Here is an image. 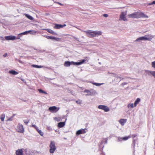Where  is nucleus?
I'll use <instances>...</instances> for the list:
<instances>
[{"mask_svg": "<svg viewBox=\"0 0 155 155\" xmlns=\"http://www.w3.org/2000/svg\"><path fill=\"white\" fill-rule=\"evenodd\" d=\"M128 16L129 18H148V16L144 14V13L140 12H137L131 14H129L128 15Z\"/></svg>", "mask_w": 155, "mask_h": 155, "instance_id": "nucleus-1", "label": "nucleus"}, {"mask_svg": "<svg viewBox=\"0 0 155 155\" xmlns=\"http://www.w3.org/2000/svg\"><path fill=\"white\" fill-rule=\"evenodd\" d=\"M85 61L84 60H83L81 61L74 62L73 61L70 62L69 61H66L64 64V65L65 67H69L71 65H80L83 63Z\"/></svg>", "mask_w": 155, "mask_h": 155, "instance_id": "nucleus-2", "label": "nucleus"}, {"mask_svg": "<svg viewBox=\"0 0 155 155\" xmlns=\"http://www.w3.org/2000/svg\"><path fill=\"white\" fill-rule=\"evenodd\" d=\"M49 152L51 153H54L56 148L54 141H51L49 145Z\"/></svg>", "mask_w": 155, "mask_h": 155, "instance_id": "nucleus-3", "label": "nucleus"}, {"mask_svg": "<svg viewBox=\"0 0 155 155\" xmlns=\"http://www.w3.org/2000/svg\"><path fill=\"white\" fill-rule=\"evenodd\" d=\"M153 38V36L152 35H148L147 36V37H143L138 38L136 40V41H138L139 40L150 41Z\"/></svg>", "mask_w": 155, "mask_h": 155, "instance_id": "nucleus-4", "label": "nucleus"}, {"mask_svg": "<svg viewBox=\"0 0 155 155\" xmlns=\"http://www.w3.org/2000/svg\"><path fill=\"white\" fill-rule=\"evenodd\" d=\"M84 32L86 33L87 36L89 38H93L94 37V31L91 30L85 31Z\"/></svg>", "mask_w": 155, "mask_h": 155, "instance_id": "nucleus-5", "label": "nucleus"}, {"mask_svg": "<svg viewBox=\"0 0 155 155\" xmlns=\"http://www.w3.org/2000/svg\"><path fill=\"white\" fill-rule=\"evenodd\" d=\"M17 131L20 133H23L24 131V129L23 127V125L20 124L19 123L17 127Z\"/></svg>", "mask_w": 155, "mask_h": 155, "instance_id": "nucleus-6", "label": "nucleus"}, {"mask_svg": "<svg viewBox=\"0 0 155 155\" xmlns=\"http://www.w3.org/2000/svg\"><path fill=\"white\" fill-rule=\"evenodd\" d=\"M84 92L87 93V94H86V96L94 95L96 93L95 91L92 89H91L90 90L86 89L84 91Z\"/></svg>", "mask_w": 155, "mask_h": 155, "instance_id": "nucleus-7", "label": "nucleus"}, {"mask_svg": "<svg viewBox=\"0 0 155 155\" xmlns=\"http://www.w3.org/2000/svg\"><path fill=\"white\" fill-rule=\"evenodd\" d=\"M98 108L100 109L103 110L105 112H107L109 111V109L107 106L104 105H99Z\"/></svg>", "mask_w": 155, "mask_h": 155, "instance_id": "nucleus-8", "label": "nucleus"}, {"mask_svg": "<svg viewBox=\"0 0 155 155\" xmlns=\"http://www.w3.org/2000/svg\"><path fill=\"white\" fill-rule=\"evenodd\" d=\"M59 109V107H57L55 106L51 107L48 109L49 110L52 112H56Z\"/></svg>", "mask_w": 155, "mask_h": 155, "instance_id": "nucleus-9", "label": "nucleus"}, {"mask_svg": "<svg viewBox=\"0 0 155 155\" xmlns=\"http://www.w3.org/2000/svg\"><path fill=\"white\" fill-rule=\"evenodd\" d=\"M126 13H125L124 12H122L120 15V18L121 20H123L124 21H127V18L125 16Z\"/></svg>", "mask_w": 155, "mask_h": 155, "instance_id": "nucleus-10", "label": "nucleus"}, {"mask_svg": "<svg viewBox=\"0 0 155 155\" xmlns=\"http://www.w3.org/2000/svg\"><path fill=\"white\" fill-rule=\"evenodd\" d=\"M5 38L7 40H13L15 39L16 37L14 36L9 35L5 36Z\"/></svg>", "mask_w": 155, "mask_h": 155, "instance_id": "nucleus-11", "label": "nucleus"}, {"mask_svg": "<svg viewBox=\"0 0 155 155\" xmlns=\"http://www.w3.org/2000/svg\"><path fill=\"white\" fill-rule=\"evenodd\" d=\"M16 155H23V149H19L16 150L15 152Z\"/></svg>", "mask_w": 155, "mask_h": 155, "instance_id": "nucleus-12", "label": "nucleus"}, {"mask_svg": "<svg viewBox=\"0 0 155 155\" xmlns=\"http://www.w3.org/2000/svg\"><path fill=\"white\" fill-rule=\"evenodd\" d=\"M66 26V25L65 24L61 25L60 24H55V25L54 28L55 29H59L61 28H62Z\"/></svg>", "mask_w": 155, "mask_h": 155, "instance_id": "nucleus-13", "label": "nucleus"}, {"mask_svg": "<svg viewBox=\"0 0 155 155\" xmlns=\"http://www.w3.org/2000/svg\"><path fill=\"white\" fill-rule=\"evenodd\" d=\"M30 31H25L24 32H23V33L19 34L18 35L19 36H18L17 37H16V39H20V36H21L22 35L27 34L29 32H30Z\"/></svg>", "mask_w": 155, "mask_h": 155, "instance_id": "nucleus-14", "label": "nucleus"}, {"mask_svg": "<svg viewBox=\"0 0 155 155\" xmlns=\"http://www.w3.org/2000/svg\"><path fill=\"white\" fill-rule=\"evenodd\" d=\"M86 133L85 129H81L78 130L76 133V135H79L81 134H84Z\"/></svg>", "mask_w": 155, "mask_h": 155, "instance_id": "nucleus-15", "label": "nucleus"}, {"mask_svg": "<svg viewBox=\"0 0 155 155\" xmlns=\"http://www.w3.org/2000/svg\"><path fill=\"white\" fill-rule=\"evenodd\" d=\"M46 38L48 39H54L55 40L57 41H59L60 39L58 38H57L56 37H52V36H47L46 37Z\"/></svg>", "mask_w": 155, "mask_h": 155, "instance_id": "nucleus-16", "label": "nucleus"}, {"mask_svg": "<svg viewBox=\"0 0 155 155\" xmlns=\"http://www.w3.org/2000/svg\"><path fill=\"white\" fill-rule=\"evenodd\" d=\"M126 121L127 119H122L119 120V122L121 125L123 126L124 125V124L126 123Z\"/></svg>", "mask_w": 155, "mask_h": 155, "instance_id": "nucleus-17", "label": "nucleus"}, {"mask_svg": "<svg viewBox=\"0 0 155 155\" xmlns=\"http://www.w3.org/2000/svg\"><path fill=\"white\" fill-rule=\"evenodd\" d=\"M130 137H131L130 136V135H129L127 137H121V138H120V141L122 140H127Z\"/></svg>", "mask_w": 155, "mask_h": 155, "instance_id": "nucleus-18", "label": "nucleus"}, {"mask_svg": "<svg viewBox=\"0 0 155 155\" xmlns=\"http://www.w3.org/2000/svg\"><path fill=\"white\" fill-rule=\"evenodd\" d=\"M94 37L96 36H99L102 35V32L100 31H94Z\"/></svg>", "mask_w": 155, "mask_h": 155, "instance_id": "nucleus-19", "label": "nucleus"}, {"mask_svg": "<svg viewBox=\"0 0 155 155\" xmlns=\"http://www.w3.org/2000/svg\"><path fill=\"white\" fill-rule=\"evenodd\" d=\"M65 124V122H59L58 124V127L61 128L63 127Z\"/></svg>", "mask_w": 155, "mask_h": 155, "instance_id": "nucleus-20", "label": "nucleus"}, {"mask_svg": "<svg viewBox=\"0 0 155 155\" xmlns=\"http://www.w3.org/2000/svg\"><path fill=\"white\" fill-rule=\"evenodd\" d=\"M46 31L49 33L51 34L54 35H57V34L54 32L51 29H46Z\"/></svg>", "mask_w": 155, "mask_h": 155, "instance_id": "nucleus-21", "label": "nucleus"}, {"mask_svg": "<svg viewBox=\"0 0 155 155\" xmlns=\"http://www.w3.org/2000/svg\"><path fill=\"white\" fill-rule=\"evenodd\" d=\"M140 101V99L139 98H137V100L135 101L134 103V106H136L139 103Z\"/></svg>", "mask_w": 155, "mask_h": 155, "instance_id": "nucleus-22", "label": "nucleus"}, {"mask_svg": "<svg viewBox=\"0 0 155 155\" xmlns=\"http://www.w3.org/2000/svg\"><path fill=\"white\" fill-rule=\"evenodd\" d=\"M9 73L13 75H16L18 74V73L14 70H11L9 71Z\"/></svg>", "mask_w": 155, "mask_h": 155, "instance_id": "nucleus-23", "label": "nucleus"}, {"mask_svg": "<svg viewBox=\"0 0 155 155\" xmlns=\"http://www.w3.org/2000/svg\"><path fill=\"white\" fill-rule=\"evenodd\" d=\"M25 15L26 17L30 20H33L34 19L33 18L32 16H30L28 14H25Z\"/></svg>", "mask_w": 155, "mask_h": 155, "instance_id": "nucleus-24", "label": "nucleus"}, {"mask_svg": "<svg viewBox=\"0 0 155 155\" xmlns=\"http://www.w3.org/2000/svg\"><path fill=\"white\" fill-rule=\"evenodd\" d=\"M145 72L148 74V75H152V74L153 73V71H150L148 70H146Z\"/></svg>", "mask_w": 155, "mask_h": 155, "instance_id": "nucleus-25", "label": "nucleus"}, {"mask_svg": "<svg viewBox=\"0 0 155 155\" xmlns=\"http://www.w3.org/2000/svg\"><path fill=\"white\" fill-rule=\"evenodd\" d=\"M5 117V115L4 114L1 115L0 119L2 121H3Z\"/></svg>", "mask_w": 155, "mask_h": 155, "instance_id": "nucleus-26", "label": "nucleus"}, {"mask_svg": "<svg viewBox=\"0 0 155 155\" xmlns=\"http://www.w3.org/2000/svg\"><path fill=\"white\" fill-rule=\"evenodd\" d=\"M38 91L39 93L42 94H47V93L45 91H44L42 90L41 89H38Z\"/></svg>", "mask_w": 155, "mask_h": 155, "instance_id": "nucleus-27", "label": "nucleus"}, {"mask_svg": "<svg viewBox=\"0 0 155 155\" xmlns=\"http://www.w3.org/2000/svg\"><path fill=\"white\" fill-rule=\"evenodd\" d=\"M39 134L41 136H43L44 135V133L41 130H39L38 129L37 130Z\"/></svg>", "mask_w": 155, "mask_h": 155, "instance_id": "nucleus-28", "label": "nucleus"}, {"mask_svg": "<svg viewBox=\"0 0 155 155\" xmlns=\"http://www.w3.org/2000/svg\"><path fill=\"white\" fill-rule=\"evenodd\" d=\"M127 106L128 108L131 107V108H133L134 107H135L134 106V104H130L128 105Z\"/></svg>", "mask_w": 155, "mask_h": 155, "instance_id": "nucleus-29", "label": "nucleus"}, {"mask_svg": "<svg viewBox=\"0 0 155 155\" xmlns=\"http://www.w3.org/2000/svg\"><path fill=\"white\" fill-rule=\"evenodd\" d=\"M90 83H92L94 85L97 86H99L101 84L97 83H94V82H91Z\"/></svg>", "mask_w": 155, "mask_h": 155, "instance_id": "nucleus-30", "label": "nucleus"}, {"mask_svg": "<svg viewBox=\"0 0 155 155\" xmlns=\"http://www.w3.org/2000/svg\"><path fill=\"white\" fill-rule=\"evenodd\" d=\"M32 66H33V67H35V68H42V67L41 66H38V65H34V64L32 65Z\"/></svg>", "mask_w": 155, "mask_h": 155, "instance_id": "nucleus-31", "label": "nucleus"}, {"mask_svg": "<svg viewBox=\"0 0 155 155\" xmlns=\"http://www.w3.org/2000/svg\"><path fill=\"white\" fill-rule=\"evenodd\" d=\"M30 126L34 128L36 130H37L38 129V127L35 125H32Z\"/></svg>", "mask_w": 155, "mask_h": 155, "instance_id": "nucleus-32", "label": "nucleus"}, {"mask_svg": "<svg viewBox=\"0 0 155 155\" xmlns=\"http://www.w3.org/2000/svg\"><path fill=\"white\" fill-rule=\"evenodd\" d=\"M152 67L155 68V61L152 62Z\"/></svg>", "mask_w": 155, "mask_h": 155, "instance_id": "nucleus-33", "label": "nucleus"}, {"mask_svg": "<svg viewBox=\"0 0 155 155\" xmlns=\"http://www.w3.org/2000/svg\"><path fill=\"white\" fill-rule=\"evenodd\" d=\"M78 104H80L81 103V101L80 100H78L76 101Z\"/></svg>", "mask_w": 155, "mask_h": 155, "instance_id": "nucleus-34", "label": "nucleus"}, {"mask_svg": "<svg viewBox=\"0 0 155 155\" xmlns=\"http://www.w3.org/2000/svg\"><path fill=\"white\" fill-rule=\"evenodd\" d=\"M29 120H24V122L26 124H27L29 122Z\"/></svg>", "mask_w": 155, "mask_h": 155, "instance_id": "nucleus-35", "label": "nucleus"}, {"mask_svg": "<svg viewBox=\"0 0 155 155\" xmlns=\"http://www.w3.org/2000/svg\"><path fill=\"white\" fill-rule=\"evenodd\" d=\"M153 4H155V1L153 2L152 3L149 4V5H151Z\"/></svg>", "mask_w": 155, "mask_h": 155, "instance_id": "nucleus-36", "label": "nucleus"}, {"mask_svg": "<svg viewBox=\"0 0 155 155\" xmlns=\"http://www.w3.org/2000/svg\"><path fill=\"white\" fill-rule=\"evenodd\" d=\"M103 16L105 17H107L108 16V15L107 14H103Z\"/></svg>", "mask_w": 155, "mask_h": 155, "instance_id": "nucleus-37", "label": "nucleus"}, {"mask_svg": "<svg viewBox=\"0 0 155 155\" xmlns=\"http://www.w3.org/2000/svg\"><path fill=\"white\" fill-rule=\"evenodd\" d=\"M152 75L155 78V71H153Z\"/></svg>", "mask_w": 155, "mask_h": 155, "instance_id": "nucleus-38", "label": "nucleus"}, {"mask_svg": "<svg viewBox=\"0 0 155 155\" xmlns=\"http://www.w3.org/2000/svg\"><path fill=\"white\" fill-rule=\"evenodd\" d=\"M136 136V135L135 134L132 135L131 136H130L131 137H133V138H134Z\"/></svg>", "mask_w": 155, "mask_h": 155, "instance_id": "nucleus-39", "label": "nucleus"}, {"mask_svg": "<svg viewBox=\"0 0 155 155\" xmlns=\"http://www.w3.org/2000/svg\"><path fill=\"white\" fill-rule=\"evenodd\" d=\"M7 53H6L4 54L3 55V57H5L7 56Z\"/></svg>", "mask_w": 155, "mask_h": 155, "instance_id": "nucleus-40", "label": "nucleus"}, {"mask_svg": "<svg viewBox=\"0 0 155 155\" xmlns=\"http://www.w3.org/2000/svg\"><path fill=\"white\" fill-rule=\"evenodd\" d=\"M56 3L60 5H63L62 4H61V3H60V2H55Z\"/></svg>", "mask_w": 155, "mask_h": 155, "instance_id": "nucleus-41", "label": "nucleus"}, {"mask_svg": "<svg viewBox=\"0 0 155 155\" xmlns=\"http://www.w3.org/2000/svg\"><path fill=\"white\" fill-rule=\"evenodd\" d=\"M12 120V117H11V118H9L7 120H8V121H11V120Z\"/></svg>", "mask_w": 155, "mask_h": 155, "instance_id": "nucleus-42", "label": "nucleus"}, {"mask_svg": "<svg viewBox=\"0 0 155 155\" xmlns=\"http://www.w3.org/2000/svg\"><path fill=\"white\" fill-rule=\"evenodd\" d=\"M135 140H133V143L134 144V145H135Z\"/></svg>", "mask_w": 155, "mask_h": 155, "instance_id": "nucleus-43", "label": "nucleus"}, {"mask_svg": "<svg viewBox=\"0 0 155 155\" xmlns=\"http://www.w3.org/2000/svg\"><path fill=\"white\" fill-rule=\"evenodd\" d=\"M127 84L126 83H123L122 84L123 85H125Z\"/></svg>", "mask_w": 155, "mask_h": 155, "instance_id": "nucleus-44", "label": "nucleus"}, {"mask_svg": "<svg viewBox=\"0 0 155 155\" xmlns=\"http://www.w3.org/2000/svg\"><path fill=\"white\" fill-rule=\"evenodd\" d=\"M53 1V0H52Z\"/></svg>", "mask_w": 155, "mask_h": 155, "instance_id": "nucleus-45", "label": "nucleus"}]
</instances>
